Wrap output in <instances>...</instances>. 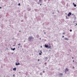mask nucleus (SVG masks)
I'll list each match as a JSON object with an SVG mask.
<instances>
[{
  "mask_svg": "<svg viewBox=\"0 0 77 77\" xmlns=\"http://www.w3.org/2000/svg\"><path fill=\"white\" fill-rule=\"evenodd\" d=\"M34 39V38L32 36H29L28 39V41H31L33 39Z\"/></svg>",
  "mask_w": 77,
  "mask_h": 77,
  "instance_id": "1",
  "label": "nucleus"
},
{
  "mask_svg": "<svg viewBox=\"0 0 77 77\" xmlns=\"http://www.w3.org/2000/svg\"><path fill=\"white\" fill-rule=\"evenodd\" d=\"M69 71V69H68V68H66V69H65V72H66V71Z\"/></svg>",
  "mask_w": 77,
  "mask_h": 77,
  "instance_id": "2",
  "label": "nucleus"
},
{
  "mask_svg": "<svg viewBox=\"0 0 77 77\" xmlns=\"http://www.w3.org/2000/svg\"><path fill=\"white\" fill-rule=\"evenodd\" d=\"M71 14H72L71 13L69 12L68 14V17H69V16H70V15H71Z\"/></svg>",
  "mask_w": 77,
  "mask_h": 77,
  "instance_id": "3",
  "label": "nucleus"
},
{
  "mask_svg": "<svg viewBox=\"0 0 77 77\" xmlns=\"http://www.w3.org/2000/svg\"><path fill=\"white\" fill-rule=\"evenodd\" d=\"M15 65L16 66L19 65H20V63H16Z\"/></svg>",
  "mask_w": 77,
  "mask_h": 77,
  "instance_id": "4",
  "label": "nucleus"
},
{
  "mask_svg": "<svg viewBox=\"0 0 77 77\" xmlns=\"http://www.w3.org/2000/svg\"><path fill=\"white\" fill-rule=\"evenodd\" d=\"M73 5L74 7H76V6H77V5L76 4H74V3H73Z\"/></svg>",
  "mask_w": 77,
  "mask_h": 77,
  "instance_id": "5",
  "label": "nucleus"
},
{
  "mask_svg": "<svg viewBox=\"0 0 77 77\" xmlns=\"http://www.w3.org/2000/svg\"><path fill=\"white\" fill-rule=\"evenodd\" d=\"M11 50H13V51H14V50H15V48H11Z\"/></svg>",
  "mask_w": 77,
  "mask_h": 77,
  "instance_id": "6",
  "label": "nucleus"
},
{
  "mask_svg": "<svg viewBox=\"0 0 77 77\" xmlns=\"http://www.w3.org/2000/svg\"><path fill=\"white\" fill-rule=\"evenodd\" d=\"M45 46L46 48H48V45H45Z\"/></svg>",
  "mask_w": 77,
  "mask_h": 77,
  "instance_id": "7",
  "label": "nucleus"
},
{
  "mask_svg": "<svg viewBox=\"0 0 77 77\" xmlns=\"http://www.w3.org/2000/svg\"><path fill=\"white\" fill-rule=\"evenodd\" d=\"M13 70L14 71H16V70H17V68H13Z\"/></svg>",
  "mask_w": 77,
  "mask_h": 77,
  "instance_id": "8",
  "label": "nucleus"
},
{
  "mask_svg": "<svg viewBox=\"0 0 77 77\" xmlns=\"http://www.w3.org/2000/svg\"><path fill=\"white\" fill-rule=\"evenodd\" d=\"M64 39H65V40H66L67 41H68V40H69L68 38H64Z\"/></svg>",
  "mask_w": 77,
  "mask_h": 77,
  "instance_id": "9",
  "label": "nucleus"
},
{
  "mask_svg": "<svg viewBox=\"0 0 77 77\" xmlns=\"http://www.w3.org/2000/svg\"><path fill=\"white\" fill-rule=\"evenodd\" d=\"M63 75V73H60L59 74V75H62V76Z\"/></svg>",
  "mask_w": 77,
  "mask_h": 77,
  "instance_id": "10",
  "label": "nucleus"
},
{
  "mask_svg": "<svg viewBox=\"0 0 77 77\" xmlns=\"http://www.w3.org/2000/svg\"><path fill=\"white\" fill-rule=\"evenodd\" d=\"M40 75H42V72L40 73Z\"/></svg>",
  "mask_w": 77,
  "mask_h": 77,
  "instance_id": "11",
  "label": "nucleus"
},
{
  "mask_svg": "<svg viewBox=\"0 0 77 77\" xmlns=\"http://www.w3.org/2000/svg\"><path fill=\"white\" fill-rule=\"evenodd\" d=\"M48 48H50V49H51V46H49Z\"/></svg>",
  "mask_w": 77,
  "mask_h": 77,
  "instance_id": "12",
  "label": "nucleus"
},
{
  "mask_svg": "<svg viewBox=\"0 0 77 77\" xmlns=\"http://www.w3.org/2000/svg\"><path fill=\"white\" fill-rule=\"evenodd\" d=\"M66 19H69V18L68 17V16H66Z\"/></svg>",
  "mask_w": 77,
  "mask_h": 77,
  "instance_id": "13",
  "label": "nucleus"
},
{
  "mask_svg": "<svg viewBox=\"0 0 77 77\" xmlns=\"http://www.w3.org/2000/svg\"><path fill=\"white\" fill-rule=\"evenodd\" d=\"M39 2H42V0H39Z\"/></svg>",
  "mask_w": 77,
  "mask_h": 77,
  "instance_id": "14",
  "label": "nucleus"
},
{
  "mask_svg": "<svg viewBox=\"0 0 77 77\" xmlns=\"http://www.w3.org/2000/svg\"><path fill=\"white\" fill-rule=\"evenodd\" d=\"M18 45L19 46H20L21 45V43H20L19 44H18Z\"/></svg>",
  "mask_w": 77,
  "mask_h": 77,
  "instance_id": "15",
  "label": "nucleus"
},
{
  "mask_svg": "<svg viewBox=\"0 0 77 77\" xmlns=\"http://www.w3.org/2000/svg\"><path fill=\"white\" fill-rule=\"evenodd\" d=\"M18 5L19 6H20V3H19L18 4Z\"/></svg>",
  "mask_w": 77,
  "mask_h": 77,
  "instance_id": "16",
  "label": "nucleus"
},
{
  "mask_svg": "<svg viewBox=\"0 0 77 77\" xmlns=\"http://www.w3.org/2000/svg\"><path fill=\"white\" fill-rule=\"evenodd\" d=\"M69 31H70V32H72V29H70L69 30Z\"/></svg>",
  "mask_w": 77,
  "mask_h": 77,
  "instance_id": "17",
  "label": "nucleus"
},
{
  "mask_svg": "<svg viewBox=\"0 0 77 77\" xmlns=\"http://www.w3.org/2000/svg\"><path fill=\"white\" fill-rule=\"evenodd\" d=\"M13 77H15V74H13Z\"/></svg>",
  "mask_w": 77,
  "mask_h": 77,
  "instance_id": "18",
  "label": "nucleus"
},
{
  "mask_svg": "<svg viewBox=\"0 0 77 77\" xmlns=\"http://www.w3.org/2000/svg\"><path fill=\"white\" fill-rule=\"evenodd\" d=\"M39 55H41L42 54H41V53H39Z\"/></svg>",
  "mask_w": 77,
  "mask_h": 77,
  "instance_id": "19",
  "label": "nucleus"
},
{
  "mask_svg": "<svg viewBox=\"0 0 77 77\" xmlns=\"http://www.w3.org/2000/svg\"><path fill=\"white\" fill-rule=\"evenodd\" d=\"M76 19V17H75V19H75V20Z\"/></svg>",
  "mask_w": 77,
  "mask_h": 77,
  "instance_id": "20",
  "label": "nucleus"
},
{
  "mask_svg": "<svg viewBox=\"0 0 77 77\" xmlns=\"http://www.w3.org/2000/svg\"><path fill=\"white\" fill-rule=\"evenodd\" d=\"M43 73H44L45 72V71H43Z\"/></svg>",
  "mask_w": 77,
  "mask_h": 77,
  "instance_id": "21",
  "label": "nucleus"
},
{
  "mask_svg": "<svg viewBox=\"0 0 77 77\" xmlns=\"http://www.w3.org/2000/svg\"><path fill=\"white\" fill-rule=\"evenodd\" d=\"M47 0H44V2H46Z\"/></svg>",
  "mask_w": 77,
  "mask_h": 77,
  "instance_id": "22",
  "label": "nucleus"
},
{
  "mask_svg": "<svg viewBox=\"0 0 77 77\" xmlns=\"http://www.w3.org/2000/svg\"><path fill=\"white\" fill-rule=\"evenodd\" d=\"M12 39H15V38H12Z\"/></svg>",
  "mask_w": 77,
  "mask_h": 77,
  "instance_id": "23",
  "label": "nucleus"
},
{
  "mask_svg": "<svg viewBox=\"0 0 77 77\" xmlns=\"http://www.w3.org/2000/svg\"><path fill=\"white\" fill-rule=\"evenodd\" d=\"M45 65H46L47 64V63H45Z\"/></svg>",
  "mask_w": 77,
  "mask_h": 77,
  "instance_id": "24",
  "label": "nucleus"
},
{
  "mask_svg": "<svg viewBox=\"0 0 77 77\" xmlns=\"http://www.w3.org/2000/svg\"><path fill=\"white\" fill-rule=\"evenodd\" d=\"M21 22H23V20H21Z\"/></svg>",
  "mask_w": 77,
  "mask_h": 77,
  "instance_id": "25",
  "label": "nucleus"
},
{
  "mask_svg": "<svg viewBox=\"0 0 77 77\" xmlns=\"http://www.w3.org/2000/svg\"><path fill=\"white\" fill-rule=\"evenodd\" d=\"M63 35H65V33H64V32L63 33Z\"/></svg>",
  "mask_w": 77,
  "mask_h": 77,
  "instance_id": "26",
  "label": "nucleus"
},
{
  "mask_svg": "<svg viewBox=\"0 0 77 77\" xmlns=\"http://www.w3.org/2000/svg\"><path fill=\"white\" fill-rule=\"evenodd\" d=\"M40 52L41 53H42V51H40Z\"/></svg>",
  "mask_w": 77,
  "mask_h": 77,
  "instance_id": "27",
  "label": "nucleus"
},
{
  "mask_svg": "<svg viewBox=\"0 0 77 77\" xmlns=\"http://www.w3.org/2000/svg\"><path fill=\"white\" fill-rule=\"evenodd\" d=\"M73 23H75V21H73Z\"/></svg>",
  "mask_w": 77,
  "mask_h": 77,
  "instance_id": "28",
  "label": "nucleus"
},
{
  "mask_svg": "<svg viewBox=\"0 0 77 77\" xmlns=\"http://www.w3.org/2000/svg\"><path fill=\"white\" fill-rule=\"evenodd\" d=\"M62 38H64V36H62Z\"/></svg>",
  "mask_w": 77,
  "mask_h": 77,
  "instance_id": "29",
  "label": "nucleus"
},
{
  "mask_svg": "<svg viewBox=\"0 0 77 77\" xmlns=\"http://www.w3.org/2000/svg\"><path fill=\"white\" fill-rule=\"evenodd\" d=\"M13 47H14V46H15V45H13Z\"/></svg>",
  "mask_w": 77,
  "mask_h": 77,
  "instance_id": "30",
  "label": "nucleus"
},
{
  "mask_svg": "<svg viewBox=\"0 0 77 77\" xmlns=\"http://www.w3.org/2000/svg\"><path fill=\"white\" fill-rule=\"evenodd\" d=\"M57 12H58L59 13V11H58V10L57 11Z\"/></svg>",
  "mask_w": 77,
  "mask_h": 77,
  "instance_id": "31",
  "label": "nucleus"
},
{
  "mask_svg": "<svg viewBox=\"0 0 77 77\" xmlns=\"http://www.w3.org/2000/svg\"><path fill=\"white\" fill-rule=\"evenodd\" d=\"M74 17H75V15H74Z\"/></svg>",
  "mask_w": 77,
  "mask_h": 77,
  "instance_id": "32",
  "label": "nucleus"
},
{
  "mask_svg": "<svg viewBox=\"0 0 77 77\" xmlns=\"http://www.w3.org/2000/svg\"><path fill=\"white\" fill-rule=\"evenodd\" d=\"M40 47H41V48H42V46H40Z\"/></svg>",
  "mask_w": 77,
  "mask_h": 77,
  "instance_id": "33",
  "label": "nucleus"
},
{
  "mask_svg": "<svg viewBox=\"0 0 77 77\" xmlns=\"http://www.w3.org/2000/svg\"><path fill=\"white\" fill-rule=\"evenodd\" d=\"M2 7H0V9H2Z\"/></svg>",
  "mask_w": 77,
  "mask_h": 77,
  "instance_id": "34",
  "label": "nucleus"
},
{
  "mask_svg": "<svg viewBox=\"0 0 77 77\" xmlns=\"http://www.w3.org/2000/svg\"><path fill=\"white\" fill-rule=\"evenodd\" d=\"M39 39L40 40L41 39V38H39Z\"/></svg>",
  "mask_w": 77,
  "mask_h": 77,
  "instance_id": "35",
  "label": "nucleus"
},
{
  "mask_svg": "<svg viewBox=\"0 0 77 77\" xmlns=\"http://www.w3.org/2000/svg\"><path fill=\"white\" fill-rule=\"evenodd\" d=\"M41 5H42V4H40V6H41Z\"/></svg>",
  "mask_w": 77,
  "mask_h": 77,
  "instance_id": "36",
  "label": "nucleus"
},
{
  "mask_svg": "<svg viewBox=\"0 0 77 77\" xmlns=\"http://www.w3.org/2000/svg\"><path fill=\"white\" fill-rule=\"evenodd\" d=\"M11 54H14V53H12Z\"/></svg>",
  "mask_w": 77,
  "mask_h": 77,
  "instance_id": "37",
  "label": "nucleus"
},
{
  "mask_svg": "<svg viewBox=\"0 0 77 77\" xmlns=\"http://www.w3.org/2000/svg\"><path fill=\"white\" fill-rule=\"evenodd\" d=\"M74 62V60H73V62Z\"/></svg>",
  "mask_w": 77,
  "mask_h": 77,
  "instance_id": "38",
  "label": "nucleus"
},
{
  "mask_svg": "<svg viewBox=\"0 0 77 77\" xmlns=\"http://www.w3.org/2000/svg\"><path fill=\"white\" fill-rule=\"evenodd\" d=\"M54 14V12H53V13H52V14Z\"/></svg>",
  "mask_w": 77,
  "mask_h": 77,
  "instance_id": "39",
  "label": "nucleus"
},
{
  "mask_svg": "<svg viewBox=\"0 0 77 77\" xmlns=\"http://www.w3.org/2000/svg\"><path fill=\"white\" fill-rule=\"evenodd\" d=\"M72 15H74V14H72Z\"/></svg>",
  "mask_w": 77,
  "mask_h": 77,
  "instance_id": "40",
  "label": "nucleus"
},
{
  "mask_svg": "<svg viewBox=\"0 0 77 77\" xmlns=\"http://www.w3.org/2000/svg\"><path fill=\"white\" fill-rule=\"evenodd\" d=\"M38 61H39V59L38 60Z\"/></svg>",
  "mask_w": 77,
  "mask_h": 77,
  "instance_id": "41",
  "label": "nucleus"
},
{
  "mask_svg": "<svg viewBox=\"0 0 77 77\" xmlns=\"http://www.w3.org/2000/svg\"><path fill=\"white\" fill-rule=\"evenodd\" d=\"M45 59H47V57H46V58H45Z\"/></svg>",
  "mask_w": 77,
  "mask_h": 77,
  "instance_id": "42",
  "label": "nucleus"
},
{
  "mask_svg": "<svg viewBox=\"0 0 77 77\" xmlns=\"http://www.w3.org/2000/svg\"><path fill=\"white\" fill-rule=\"evenodd\" d=\"M38 4H39V3H38Z\"/></svg>",
  "mask_w": 77,
  "mask_h": 77,
  "instance_id": "43",
  "label": "nucleus"
},
{
  "mask_svg": "<svg viewBox=\"0 0 77 77\" xmlns=\"http://www.w3.org/2000/svg\"><path fill=\"white\" fill-rule=\"evenodd\" d=\"M72 59H74V57H72Z\"/></svg>",
  "mask_w": 77,
  "mask_h": 77,
  "instance_id": "44",
  "label": "nucleus"
},
{
  "mask_svg": "<svg viewBox=\"0 0 77 77\" xmlns=\"http://www.w3.org/2000/svg\"><path fill=\"white\" fill-rule=\"evenodd\" d=\"M49 45H50V44H49Z\"/></svg>",
  "mask_w": 77,
  "mask_h": 77,
  "instance_id": "45",
  "label": "nucleus"
},
{
  "mask_svg": "<svg viewBox=\"0 0 77 77\" xmlns=\"http://www.w3.org/2000/svg\"><path fill=\"white\" fill-rule=\"evenodd\" d=\"M21 32V31H19V32Z\"/></svg>",
  "mask_w": 77,
  "mask_h": 77,
  "instance_id": "46",
  "label": "nucleus"
},
{
  "mask_svg": "<svg viewBox=\"0 0 77 77\" xmlns=\"http://www.w3.org/2000/svg\"><path fill=\"white\" fill-rule=\"evenodd\" d=\"M24 42H25V40H24Z\"/></svg>",
  "mask_w": 77,
  "mask_h": 77,
  "instance_id": "47",
  "label": "nucleus"
},
{
  "mask_svg": "<svg viewBox=\"0 0 77 77\" xmlns=\"http://www.w3.org/2000/svg\"><path fill=\"white\" fill-rule=\"evenodd\" d=\"M44 33L45 34V33H45V32Z\"/></svg>",
  "mask_w": 77,
  "mask_h": 77,
  "instance_id": "48",
  "label": "nucleus"
},
{
  "mask_svg": "<svg viewBox=\"0 0 77 77\" xmlns=\"http://www.w3.org/2000/svg\"><path fill=\"white\" fill-rule=\"evenodd\" d=\"M18 48H20V47L19 46V47H18Z\"/></svg>",
  "mask_w": 77,
  "mask_h": 77,
  "instance_id": "49",
  "label": "nucleus"
},
{
  "mask_svg": "<svg viewBox=\"0 0 77 77\" xmlns=\"http://www.w3.org/2000/svg\"><path fill=\"white\" fill-rule=\"evenodd\" d=\"M76 25H77V23H76Z\"/></svg>",
  "mask_w": 77,
  "mask_h": 77,
  "instance_id": "50",
  "label": "nucleus"
},
{
  "mask_svg": "<svg viewBox=\"0 0 77 77\" xmlns=\"http://www.w3.org/2000/svg\"><path fill=\"white\" fill-rule=\"evenodd\" d=\"M65 14H66V13H65Z\"/></svg>",
  "mask_w": 77,
  "mask_h": 77,
  "instance_id": "51",
  "label": "nucleus"
},
{
  "mask_svg": "<svg viewBox=\"0 0 77 77\" xmlns=\"http://www.w3.org/2000/svg\"><path fill=\"white\" fill-rule=\"evenodd\" d=\"M73 68H74V67H73Z\"/></svg>",
  "mask_w": 77,
  "mask_h": 77,
  "instance_id": "52",
  "label": "nucleus"
},
{
  "mask_svg": "<svg viewBox=\"0 0 77 77\" xmlns=\"http://www.w3.org/2000/svg\"><path fill=\"white\" fill-rule=\"evenodd\" d=\"M49 51H51V50H49Z\"/></svg>",
  "mask_w": 77,
  "mask_h": 77,
  "instance_id": "53",
  "label": "nucleus"
},
{
  "mask_svg": "<svg viewBox=\"0 0 77 77\" xmlns=\"http://www.w3.org/2000/svg\"><path fill=\"white\" fill-rule=\"evenodd\" d=\"M67 55H69V54H67Z\"/></svg>",
  "mask_w": 77,
  "mask_h": 77,
  "instance_id": "54",
  "label": "nucleus"
},
{
  "mask_svg": "<svg viewBox=\"0 0 77 77\" xmlns=\"http://www.w3.org/2000/svg\"><path fill=\"white\" fill-rule=\"evenodd\" d=\"M49 44H50V42H49Z\"/></svg>",
  "mask_w": 77,
  "mask_h": 77,
  "instance_id": "55",
  "label": "nucleus"
},
{
  "mask_svg": "<svg viewBox=\"0 0 77 77\" xmlns=\"http://www.w3.org/2000/svg\"><path fill=\"white\" fill-rule=\"evenodd\" d=\"M75 26H76V25H75Z\"/></svg>",
  "mask_w": 77,
  "mask_h": 77,
  "instance_id": "56",
  "label": "nucleus"
}]
</instances>
